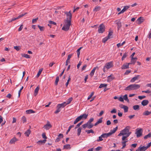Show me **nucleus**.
<instances>
[{
	"label": "nucleus",
	"mask_w": 151,
	"mask_h": 151,
	"mask_svg": "<svg viewBox=\"0 0 151 151\" xmlns=\"http://www.w3.org/2000/svg\"><path fill=\"white\" fill-rule=\"evenodd\" d=\"M140 87V86L139 85L135 84H132L130 85L127 86L124 88V90L125 91L136 90L139 88Z\"/></svg>",
	"instance_id": "obj_1"
},
{
	"label": "nucleus",
	"mask_w": 151,
	"mask_h": 151,
	"mask_svg": "<svg viewBox=\"0 0 151 151\" xmlns=\"http://www.w3.org/2000/svg\"><path fill=\"white\" fill-rule=\"evenodd\" d=\"M71 24V21L68 19L65 20V24L64 26L62 28V29L65 31H67L68 30L69 27Z\"/></svg>",
	"instance_id": "obj_2"
},
{
	"label": "nucleus",
	"mask_w": 151,
	"mask_h": 151,
	"mask_svg": "<svg viewBox=\"0 0 151 151\" xmlns=\"http://www.w3.org/2000/svg\"><path fill=\"white\" fill-rule=\"evenodd\" d=\"M130 127L129 126H127L123 130H122L123 135H127V137H129L131 133V132H129V129Z\"/></svg>",
	"instance_id": "obj_3"
},
{
	"label": "nucleus",
	"mask_w": 151,
	"mask_h": 151,
	"mask_svg": "<svg viewBox=\"0 0 151 151\" xmlns=\"http://www.w3.org/2000/svg\"><path fill=\"white\" fill-rule=\"evenodd\" d=\"M105 30V26L104 24H102L99 26L98 32L99 33H102L104 32Z\"/></svg>",
	"instance_id": "obj_4"
},
{
	"label": "nucleus",
	"mask_w": 151,
	"mask_h": 151,
	"mask_svg": "<svg viewBox=\"0 0 151 151\" xmlns=\"http://www.w3.org/2000/svg\"><path fill=\"white\" fill-rule=\"evenodd\" d=\"M66 104H58L56 107V110L55 111V114H58L61 110V108H64Z\"/></svg>",
	"instance_id": "obj_5"
},
{
	"label": "nucleus",
	"mask_w": 151,
	"mask_h": 151,
	"mask_svg": "<svg viewBox=\"0 0 151 151\" xmlns=\"http://www.w3.org/2000/svg\"><path fill=\"white\" fill-rule=\"evenodd\" d=\"M71 11H70L69 12H64L65 14L66 15L67 17V19L70 20V21H71V20L72 17V14L71 13Z\"/></svg>",
	"instance_id": "obj_6"
},
{
	"label": "nucleus",
	"mask_w": 151,
	"mask_h": 151,
	"mask_svg": "<svg viewBox=\"0 0 151 151\" xmlns=\"http://www.w3.org/2000/svg\"><path fill=\"white\" fill-rule=\"evenodd\" d=\"M105 67L107 70L109 69L113 66V64L112 62L111 61L106 63L105 65Z\"/></svg>",
	"instance_id": "obj_7"
},
{
	"label": "nucleus",
	"mask_w": 151,
	"mask_h": 151,
	"mask_svg": "<svg viewBox=\"0 0 151 151\" xmlns=\"http://www.w3.org/2000/svg\"><path fill=\"white\" fill-rule=\"evenodd\" d=\"M141 146L139 147L136 151H145L148 148L147 146L142 147Z\"/></svg>",
	"instance_id": "obj_8"
},
{
	"label": "nucleus",
	"mask_w": 151,
	"mask_h": 151,
	"mask_svg": "<svg viewBox=\"0 0 151 151\" xmlns=\"http://www.w3.org/2000/svg\"><path fill=\"white\" fill-rule=\"evenodd\" d=\"M119 107L122 109H124V112H127L128 111V107L124 105L123 104H120Z\"/></svg>",
	"instance_id": "obj_9"
},
{
	"label": "nucleus",
	"mask_w": 151,
	"mask_h": 151,
	"mask_svg": "<svg viewBox=\"0 0 151 151\" xmlns=\"http://www.w3.org/2000/svg\"><path fill=\"white\" fill-rule=\"evenodd\" d=\"M142 129L141 128L137 130L136 132V134H137V137H140L142 134Z\"/></svg>",
	"instance_id": "obj_10"
},
{
	"label": "nucleus",
	"mask_w": 151,
	"mask_h": 151,
	"mask_svg": "<svg viewBox=\"0 0 151 151\" xmlns=\"http://www.w3.org/2000/svg\"><path fill=\"white\" fill-rule=\"evenodd\" d=\"M26 14V13H25V14H21V15H19V16H18V17H17L16 18H12V19L11 20V21H9V22H12L13 21H14L15 20H16L17 19H19V18H20L21 17H23Z\"/></svg>",
	"instance_id": "obj_11"
},
{
	"label": "nucleus",
	"mask_w": 151,
	"mask_h": 151,
	"mask_svg": "<svg viewBox=\"0 0 151 151\" xmlns=\"http://www.w3.org/2000/svg\"><path fill=\"white\" fill-rule=\"evenodd\" d=\"M129 6H124L123 9L121 11L119 12L118 13V14H121L123 13L125 11L127 10L128 9H129Z\"/></svg>",
	"instance_id": "obj_12"
},
{
	"label": "nucleus",
	"mask_w": 151,
	"mask_h": 151,
	"mask_svg": "<svg viewBox=\"0 0 151 151\" xmlns=\"http://www.w3.org/2000/svg\"><path fill=\"white\" fill-rule=\"evenodd\" d=\"M73 54H71L69 55L68 56L67 59L65 62V65H68V63H70V59L73 55Z\"/></svg>",
	"instance_id": "obj_13"
},
{
	"label": "nucleus",
	"mask_w": 151,
	"mask_h": 151,
	"mask_svg": "<svg viewBox=\"0 0 151 151\" xmlns=\"http://www.w3.org/2000/svg\"><path fill=\"white\" fill-rule=\"evenodd\" d=\"M52 126L50 124V123L49 122H48L44 126V128L46 130H48Z\"/></svg>",
	"instance_id": "obj_14"
},
{
	"label": "nucleus",
	"mask_w": 151,
	"mask_h": 151,
	"mask_svg": "<svg viewBox=\"0 0 151 151\" xmlns=\"http://www.w3.org/2000/svg\"><path fill=\"white\" fill-rule=\"evenodd\" d=\"M117 22L116 24L117 25V29L118 30H119L120 28L122 27L121 23L119 20H117L116 21Z\"/></svg>",
	"instance_id": "obj_15"
},
{
	"label": "nucleus",
	"mask_w": 151,
	"mask_h": 151,
	"mask_svg": "<svg viewBox=\"0 0 151 151\" xmlns=\"http://www.w3.org/2000/svg\"><path fill=\"white\" fill-rule=\"evenodd\" d=\"M130 63H126V64H123L121 67L122 69H126L129 68V65Z\"/></svg>",
	"instance_id": "obj_16"
},
{
	"label": "nucleus",
	"mask_w": 151,
	"mask_h": 151,
	"mask_svg": "<svg viewBox=\"0 0 151 151\" xmlns=\"http://www.w3.org/2000/svg\"><path fill=\"white\" fill-rule=\"evenodd\" d=\"M140 75H137L133 78L130 80V82L131 83H133L135 82V81L138 79L140 77Z\"/></svg>",
	"instance_id": "obj_17"
},
{
	"label": "nucleus",
	"mask_w": 151,
	"mask_h": 151,
	"mask_svg": "<svg viewBox=\"0 0 151 151\" xmlns=\"http://www.w3.org/2000/svg\"><path fill=\"white\" fill-rule=\"evenodd\" d=\"M98 68V67L96 66V67H95L93 68V70H91V72L90 74V76L91 77H92L94 74V73L95 72V70H96V68Z\"/></svg>",
	"instance_id": "obj_18"
},
{
	"label": "nucleus",
	"mask_w": 151,
	"mask_h": 151,
	"mask_svg": "<svg viewBox=\"0 0 151 151\" xmlns=\"http://www.w3.org/2000/svg\"><path fill=\"white\" fill-rule=\"evenodd\" d=\"M144 20V19L143 17H140L138 18L137 21H138V24H140L143 22Z\"/></svg>",
	"instance_id": "obj_19"
},
{
	"label": "nucleus",
	"mask_w": 151,
	"mask_h": 151,
	"mask_svg": "<svg viewBox=\"0 0 151 151\" xmlns=\"http://www.w3.org/2000/svg\"><path fill=\"white\" fill-rule=\"evenodd\" d=\"M18 140V139H17L14 137L10 140L9 142V143L11 144H13L15 142L17 141Z\"/></svg>",
	"instance_id": "obj_20"
},
{
	"label": "nucleus",
	"mask_w": 151,
	"mask_h": 151,
	"mask_svg": "<svg viewBox=\"0 0 151 151\" xmlns=\"http://www.w3.org/2000/svg\"><path fill=\"white\" fill-rule=\"evenodd\" d=\"M118 129V127H116L115 128H114L113 129L111 130L109 133L111 135L113 134Z\"/></svg>",
	"instance_id": "obj_21"
},
{
	"label": "nucleus",
	"mask_w": 151,
	"mask_h": 151,
	"mask_svg": "<svg viewBox=\"0 0 151 151\" xmlns=\"http://www.w3.org/2000/svg\"><path fill=\"white\" fill-rule=\"evenodd\" d=\"M151 114V111H149L148 110H146L144 111L142 114L144 116H148Z\"/></svg>",
	"instance_id": "obj_22"
},
{
	"label": "nucleus",
	"mask_w": 151,
	"mask_h": 151,
	"mask_svg": "<svg viewBox=\"0 0 151 151\" xmlns=\"http://www.w3.org/2000/svg\"><path fill=\"white\" fill-rule=\"evenodd\" d=\"M110 135V134L109 132L107 133H104L101 135V136L103 137V138H107Z\"/></svg>",
	"instance_id": "obj_23"
},
{
	"label": "nucleus",
	"mask_w": 151,
	"mask_h": 151,
	"mask_svg": "<svg viewBox=\"0 0 151 151\" xmlns=\"http://www.w3.org/2000/svg\"><path fill=\"white\" fill-rule=\"evenodd\" d=\"M107 78L108 79L107 81H111L114 79L115 78L113 76H112V75H111L110 76H108L107 77Z\"/></svg>",
	"instance_id": "obj_24"
},
{
	"label": "nucleus",
	"mask_w": 151,
	"mask_h": 151,
	"mask_svg": "<svg viewBox=\"0 0 151 151\" xmlns=\"http://www.w3.org/2000/svg\"><path fill=\"white\" fill-rule=\"evenodd\" d=\"M26 113L27 114H31L35 113V111L32 109H29L27 110L26 111Z\"/></svg>",
	"instance_id": "obj_25"
},
{
	"label": "nucleus",
	"mask_w": 151,
	"mask_h": 151,
	"mask_svg": "<svg viewBox=\"0 0 151 151\" xmlns=\"http://www.w3.org/2000/svg\"><path fill=\"white\" fill-rule=\"evenodd\" d=\"M46 141V140L45 139L43 140H39L37 142V143L39 145H42L43 144L45 143Z\"/></svg>",
	"instance_id": "obj_26"
},
{
	"label": "nucleus",
	"mask_w": 151,
	"mask_h": 151,
	"mask_svg": "<svg viewBox=\"0 0 151 151\" xmlns=\"http://www.w3.org/2000/svg\"><path fill=\"white\" fill-rule=\"evenodd\" d=\"M123 100L124 99L125 101H127L128 103H129V100L127 97V94L125 95L123 97Z\"/></svg>",
	"instance_id": "obj_27"
},
{
	"label": "nucleus",
	"mask_w": 151,
	"mask_h": 151,
	"mask_svg": "<svg viewBox=\"0 0 151 151\" xmlns=\"http://www.w3.org/2000/svg\"><path fill=\"white\" fill-rule=\"evenodd\" d=\"M80 118L82 119H86L88 116V115L85 114H83V115H81L79 116Z\"/></svg>",
	"instance_id": "obj_28"
},
{
	"label": "nucleus",
	"mask_w": 151,
	"mask_h": 151,
	"mask_svg": "<svg viewBox=\"0 0 151 151\" xmlns=\"http://www.w3.org/2000/svg\"><path fill=\"white\" fill-rule=\"evenodd\" d=\"M31 133V131L30 129H28L25 132V135L27 137H29V135Z\"/></svg>",
	"instance_id": "obj_29"
},
{
	"label": "nucleus",
	"mask_w": 151,
	"mask_h": 151,
	"mask_svg": "<svg viewBox=\"0 0 151 151\" xmlns=\"http://www.w3.org/2000/svg\"><path fill=\"white\" fill-rule=\"evenodd\" d=\"M39 90V88L38 87H37L35 89L34 91V95L35 96H36L38 94V92Z\"/></svg>",
	"instance_id": "obj_30"
},
{
	"label": "nucleus",
	"mask_w": 151,
	"mask_h": 151,
	"mask_svg": "<svg viewBox=\"0 0 151 151\" xmlns=\"http://www.w3.org/2000/svg\"><path fill=\"white\" fill-rule=\"evenodd\" d=\"M81 119L80 118V116L77 117L75 120V121H74V124H76V123H77L78 121H80L81 120Z\"/></svg>",
	"instance_id": "obj_31"
},
{
	"label": "nucleus",
	"mask_w": 151,
	"mask_h": 151,
	"mask_svg": "<svg viewBox=\"0 0 151 151\" xmlns=\"http://www.w3.org/2000/svg\"><path fill=\"white\" fill-rule=\"evenodd\" d=\"M70 145L68 144L64 145L63 148L64 149H68L70 148Z\"/></svg>",
	"instance_id": "obj_32"
},
{
	"label": "nucleus",
	"mask_w": 151,
	"mask_h": 151,
	"mask_svg": "<svg viewBox=\"0 0 151 151\" xmlns=\"http://www.w3.org/2000/svg\"><path fill=\"white\" fill-rule=\"evenodd\" d=\"M101 7L99 6H96L95 8L93 9V11L97 12L99 11L100 10Z\"/></svg>",
	"instance_id": "obj_33"
},
{
	"label": "nucleus",
	"mask_w": 151,
	"mask_h": 151,
	"mask_svg": "<svg viewBox=\"0 0 151 151\" xmlns=\"http://www.w3.org/2000/svg\"><path fill=\"white\" fill-rule=\"evenodd\" d=\"M113 34V32L112 31L109 32L108 35L107 36V37L109 39L110 38H112V36Z\"/></svg>",
	"instance_id": "obj_34"
},
{
	"label": "nucleus",
	"mask_w": 151,
	"mask_h": 151,
	"mask_svg": "<svg viewBox=\"0 0 151 151\" xmlns=\"http://www.w3.org/2000/svg\"><path fill=\"white\" fill-rule=\"evenodd\" d=\"M22 57L27 58H30V56L28 54H22Z\"/></svg>",
	"instance_id": "obj_35"
},
{
	"label": "nucleus",
	"mask_w": 151,
	"mask_h": 151,
	"mask_svg": "<svg viewBox=\"0 0 151 151\" xmlns=\"http://www.w3.org/2000/svg\"><path fill=\"white\" fill-rule=\"evenodd\" d=\"M42 69H40L37 73V76H36V77L37 78H38L40 76V75L41 74L42 71Z\"/></svg>",
	"instance_id": "obj_36"
},
{
	"label": "nucleus",
	"mask_w": 151,
	"mask_h": 151,
	"mask_svg": "<svg viewBox=\"0 0 151 151\" xmlns=\"http://www.w3.org/2000/svg\"><path fill=\"white\" fill-rule=\"evenodd\" d=\"M107 86V84H106L103 83V84H101L100 85L99 88H101L104 87H106Z\"/></svg>",
	"instance_id": "obj_37"
},
{
	"label": "nucleus",
	"mask_w": 151,
	"mask_h": 151,
	"mask_svg": "<svg viewBox=\"0 0 151 151\" xmlns=\"http://www.w3.org/2000/svg\"><path fill=\"white\" fill-rule=\"evenodd\" d=\"M127 142V141H124L122 142V148H123L125 147L126 146V143Z\"/></svg>",
	"instance_id": "obj_38"
},
{
	"label": "nucleus",
	"mask_w": 151,
	"mask_h": 151,
	"mask_svg": "<svg viewBox=\"0 0 151 151\" xmlns=\"http://www.w3.org/2000/svg\"><path fill=\"white\" fill-rule=\"evenodd\" d=\"M151 136V133H149V134L145 136L144 137V139H147L148 138L150 137Z\"/></svg>",
	"instance_id": "obj_39"
},
{
	"label": "nucleus",
	"mask_w": 151,
	"mask_h": 151,
	"mask_svg": "<svg viewBox=\"0 0 151 151\" xmlns=\"http://www.w3.org/2000/svg\"><path fill=\"white\" fill-rule=\"evenodd\" d=\"M86 132H87V134H89L90 133H94L92 129L86 130Z\"/></svg>",
	"instance_id": "obj_40"
},
{
	"label": "nucleus",
	"mask_w": 151,
	"mask_h": 151,
	"mask_svg": "<svg viewBox=\"0 0 151 151\" xmlns=\"http://www.w3.org/2000/svg\"><path fill=\"white\" fill-rule=\"evenodd\" d=\"M22 123H24L27 121L26 118V117L24 116L22 117Z\"/></svg>",
	"instance_id": "obj_41"
},
{
	"label": "nucleus",
	"mask_w": 151,
	"mask_h": 151,
	"mask_svg": "<svg viewBox=\"0 0 151 151\" xmlns=\"http://www.w3.org/2000/svg\"><path fill=\"white\" fill-rule=\"evenodd\" d=\"M73 98L70 97L68 99L67 101V103L66 104H69L71 101H72Z\"/></svg>",
	"instance_id": "obj_42"
},
{
	"label": "nucleus",
	"mask_w": 151,
	"mask_h": 151,
	"mask_svg": "<svg viewBox=\"0 0 151 151\" xmlns=\"http://www.w3.org/2000/svg\"><path fill=\"white\" fill-rule=\"evenodd\" d=\"M81 128L79 127L77 129V135L78 136H79L80 134L81 133Z\"/></svg>",
	"instance_id": "obj_43"
},
{
	"label": "nucleus",
	"mask_w": 151,
	"mask_h": 151,
	"mask_svg": "<svg viewBox=\"0 0 151 151\" xmlns=\"http://www.w3.org/2000/svg\"><path fill=\"white\" fill-rule=\"evenodd\" d=\"M82 48V47H80V48H78L77 50L78 57V58L79 57V56L80 55V50Z\"/></svg>",
	"instance_id": "obj_44"
},
{
	"label": "nucleus",
	"mask_w": 151,
	"mask_h": 151,
	"mask_svg": "<svg viewBox=\"0 0 151 151\" xmlns=\"http://www.w3.org/2000/svg\"><path fill=\"white\" fill-rule=\"evenodd\" d=\"M93 126V125L92 123L88 124V128L91 129L92 128Z\"/></svg>",
	"instance_id": "obj_45"
},
{
	"label": "nucleus",
	"mask_w": 151,
	"mask_h": 151,
	"mask_svg": "<svg viewBox=\"0 0 151 151\" xmlns=\"http://www.w3.org/2000/svg\"><path fill=\"white\" fill-rule=\"evenodd\" d=\"M37 26L39 28L40 30L41 31H44V30L45 29V28L44 27H42V26H40L39 25H38Z\"/></svg>",
	"instance_id": "obj_46"
},
{
	"label": "nucleus",
	"mask_w": 151,
	"mask_h": 151,
	"mask_svg": "<svg viewBox=\"0 0 151 151\" xmlns=\"http://www.w3.org/2000/svg\"><path fill=\"white\" fill-rule=\"evenodd\" d=\"M133 108L134 110H138L139 109V106L138 105H135L133 106Z\"/></svg>",
	"instance_id": "obj_47"
},
{
	"label": "nucleus",
	"mask_w": 151,
	"mask_h": 151,
	"mask_svg": "<svg viewBox=\"0 0 151 151\" xmlns=\"http://www.w3.org/2000/svg\"><path fill=\"white\" fill-rule=\"evenodd\" d=\"M149 101L148 100H143L141 102V104H148Z\"/></svg>",
	"instance_id": "obj_48"
},
{
	"label": "nucleus",
	"mask_w": 151,
	"mask_h": 151,
	"mask_svg": "<svg viewBox=\"0 0 151 151\" xmlns=\"http://www.w3.org/2000/svg\"><path fill=\"white\" fill-rule=\"evenodd\" d=\"M74 126L73 125H72L70 126L68 128V130H67V132H66V134H67L68 132L70 131L71 129Z\"/></svg>",
	"instance_id": "obj_49"
},
{
	"label": "nucleus",
	"mask_w": 151,
	"mask_h": 151,
	"mask_svg": "<svg viewBox=\"0 0 151 151\" xmlns=\"http://www.w3.org/2000/svg\"><path fill=\"white\" fill-rule=\"evenodd\" d=\"M59 81V78L58 76L56 77L55 82V84L56 85H58V82Z\"/></svg>",
	"instance_id": "obj_50"
},
{
	"label": "nucleus",
	"mask_w": 151,
	"mask_h": 151,
	"mask_svg": "<svg viewBox=\"0 0 151 151\" xmlns=\"http://www.w3.org/2000/svg\"><path fill=\"white\" fill-rule=\"evenodd\" d=\"M108 39H109L107 37H106L104 38H103V39L102 40V42L103 43H105L106 41H107L108 40Z\"/></svg>",
	"instance_id": "obj_51"
},
{
	"label": "nucleus",
	"mask_w": 151,
	"mask_h": 151,
	"mask_svg": "<svg viewBox=\"0 0 151 151\" xmlns=\"http://www.w3.org/2000/svg\"><path fill=\"white\" fill-rule=\"evenodd\" d=\"M94 92H92L88 96V99L89 100L91 97L93 95Z\"/></svg>",
	"instance_id": "obj_52"
},
{
	"label": "nucleus",
	"mask_w": 151,
	"mask_h": 151,
	"mask_svg": "<svg viewBox=\"0 0 151 151\" xmlns=\"http://www.w3.org/2000/svg\"><path fill=\"white\" fill-rule=\"evenodd\" d=\"M94 119L93 118H91L87 122V124L91 123V122L93 121Z\"/></svg>",
	"instance_id": "obj_53"
},
{
	"label": "nucleus",
	"mask_w": 151,
	"mask_h": 151,
	"mask_svg": "<svg viewBox=\"0 0 151 151\" xmlns=\"http://www.w3.org/2000/svg\"><path fill=\"white\" fill-rule=\"evenodd\" d=\"M103 137L101 136V135L99 137V139L97 140V142H99L102 141L103 139H102Z\"/></svg>",
	"instance_id": "obj_54"
},
{
	"label": "nucleus",
	"mask_w": 151,
	"mask_h": 151,
	"mask_svg": "<svg viewBox=\"0 0 151 151\" xmlns=\"http://www.w3.org/2000/svg\"><path fill=\"white\" fill-rule=\"evenodd\" d=\"M127 56V55L126 53H125L123 56H122L121 60L122 61H123Z\"/></svg>",
	"instance_id": "obj_55"
},
{
	"label": "nucleus",
	"mask_w": 151,
	"mask_h": 151,
	"mask_svg": "<svg viewBox=\"0 0 151 151\" xmlns=\"http://www.w3.org/2000/svg\"><path fill=\"white\" fill-rule=\"evenodd\" d=\"M83 122V121H81V122H80L76 126V127H75V129H76L78 127H79L82 124Z\"/></svg>",
	"instance_id": "obj_56"
},
{
	"label": "nucleus",
	"mask_w": 151,
	"mask_h": 151,
	"mask_svg": "<svg viewBox=\"0 0 151 151\" xmlns=\"http://www.w3.org/2000/svg\"><path fill=\"white\" fill-rule=\"evenodd\" d=\"M70 80H71V78H70V76H69L68 79L67 81L65 84V85L67 87L68 86L69 84V81H70Z\"/></svg>",
	"instance_id": "obj_57"
},
{
	"label": "nucleus",
	"mask_w": 151,
	"mask_h": 151,
	"mask_svg": "<svg viewBox=\"0 0 151 151\" xmlns=\"http://www.w3.org/2000/svg\"><path fill=\"white\" fill-rule=\"evenodd\" d=\"M116 110L115 109H114L113 110L111 111L110 112L111 114L115 113L116 112Z\"/></svg>",
	"instance_id": "obj_58"
},
{
	"label": "nucleus",
	"mask_w": 151,
	"mask_h": 151,
	"mask_svg": "<svg viewBox=\"0 0 151 151\" xmlns=\"http://www.w3.org/2000/svg\"><path fill=\"white\" fill-rule=\"evenodd\" d=\"M103 119V118L102 117H101V118H100L97 121V123L99 124L100 123H101L102 122V119Z\"/></svg>",
	"instance_id": "obj_59"
},
{
	"label": "nucleus",
	"mask_w": 151,
	"mask_h": 151,
	"mask_svg": "<svg viewBox=\"0 0 151 151\" xmlns=\"http://www.w3.org/2000/svg\"><path fill=\"white\" fill-rule=\"evenodd\" d=\"M136 60H133L132 58H131V63H130V64H134L136 62Z\"/></svg>",
	"instance_id": "obj_60"
},
{
	"label": "nucleus",
	"mask_w": 151,
	"mask_h": 151,
	"mask_svg": "<svg viewBox=\"0 0 151 151\" xmlns=\"http://www.w3.org/2000/svg\"><path fill=\"white\" fill-rule=\"evenodd\" d=\"M145 97L146 96H138V98L140 100H142L143 99L145 98Z\"/></svg>",
	"instance_id": "obj_61"
},
{
	"label": "nucleus",
	"mask_w": 151,
	"mask_h": 151,
	"mask_svg": "<svg viewBox=\"0 0 151 151\" xmlns=\"http://www.w3.org/2000/svg\"><path fill=\"white\" fill-rule=\"evenodd\" d=\"M88 124H87V123H86L83 125L82 126L83 127L84 129L86 128V127L88 128Z\"/></svg>",
	"instance_id": "obj_62"
},
{
	"label": "nucleus",
	"mask_w": 151,
	"mask_h": 151,
	"mask_svg": "<svg viewBox=\"0 0 151 151\" xmlns=\"http://www.w3.org/2000/svg\"><path fill=\"white\" fill-rule=\"evenodd\" d=\"M38 19V18H37L35 19H34L32 20V22L33 23H35Z\"/></svg>",
	"instance_id": "obj_63"
},
{
	"label": "nucleus",
	"mask_w": 151,
	"mask_h": 151,
	"mask_svg": "<svg viewBox=\"0 0 151 151\" xmlns=\"http://www.w3.org/2000/svg\"><path fill=\"white\" fill-rule=\"evenodd\" d=\"M101 148H102L101 147L99 146V147H97L96 148L95 150L96 151H99Z\"/></svg>",
	"instance_id": "obj_64"
}]
</instances>
